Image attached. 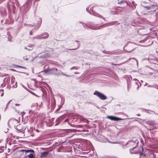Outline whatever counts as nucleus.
I'll return each instance as SVG.
<instances>
[{
    "instance_id": "nucleus-1",
    "label": "nucleus",
    "mask_w": 158,
    "mask_h": 158,
    "mask_svg": "<svg viewBox=\"0 0 158 158\" xmlns=\"http://www.w3.org/2000/svg\"><path fill=\"white\" fill-rule=\"evenodd\" d=\"M94 94L99 97L100 99L102 100H105L107 98V97L104 94L97 91H95L94 93Z\"/></svg>"
},
{
    "instance_id": "nucleus-2",
    "label": "nucleus",
    "mask_w": 158,
    "mask_h": 158,
    "mask_svg": "<svg viewBox=\"0 0 158 158\" xmlns=\"http://www.w3.org/2000/svg\"><path fill=\"white\" fill-rule=\"evenodd\" d=\"M107 118H109V119H111V120H114V121L121 120L123 119L122 118H118L117 117H115L114 116H107Z\"/></svg>"
},
{
    "instance_id": "nucleus-3",
    "label": "nucleus",
    "mask_w": 158,
    "mask_h": 158,
    "mask_svg": "<svg viewBox=\"0 0 158 158\" xmlns=\"http://www.w3.org/2000/svg\"><path fill=\"white\" fill-rule=\"evenodd\" d=\"M22 126L20 125H18L16 127V129L19 131H22L23 130L24 128H22Z\"/></svg>"
},
{
    "instance_id": "nucleus-4",
    "label": "nucleus",
    "mask_w": 158,
    "mask_h": 158,
    "mask_svg": "<svg viewBox=\"0 0 158 158\" xmlns=\"http://www.w3.org/2000/svg\"><path fill=\"white\" fill-rule=\"evenodd\" d=\"M48 152H45L42 153L41 155V156L42 157H44L48 155Z\"/></svg>"
},
{
    "instance_id": "nucleus-5",
    "label": "nucleus",
    "mask_w": 158,
    "mask_h": 158,
    "mask_svg": "<svg viewBox=\"0 0 158 158\" xmlns=\"http://www.w3.org/2000/svg\"><path fill=\"white\" fill-rule=\"evenodd\" d=\"M44 35H45V36H44L41 37V38L46 39V38H47L48 37L49 35L48 33H46L44 34Z\"/></svg>"
},
{
    "instance_id": "nucleus-6",
    "label": "nucleus",
    "mask_w": 158,
    "mask_h": 158,
    "mask_svg": "<svg viewBox=\"0 0 158 158\" xmlns=\"http://www.w3.org/2000/svg\"><path fill=\"white\" fill-rule=\"evenodd\" d=\"M118 4H123V3H125L126 4V6H127V3H126V2L125 1H123V0H122L119 2H118Z\"/></svg>"
},
{
    "instance_id": "nucleus-7",
    "label": "nucleus",
    "mask_w": 158,
    "mask_h": 158,
    "mask_svg": "<svg viewBox=\"0 0 158 158\" xmlns=\"http://www.w3.org/2000/svg\"><path fill=\"white\" fill-rule=\"evenodd\" d=\"M28 157L29 158H33V155L32 154H30L29 155H28Z\"/></svg>"
},
{
    "instance_id": "nucleus-8",
    "label": "nucleus",
    "mask_w": 158,
    "mask_h": 158,
    "mask_svg": "<svg viewBox=\"0 0 158 158\" xmlns=\"http://www.w3.org/2000/svg\"><path fill=\"white\" fill-rule=\"evenodd\" d=\"M23 151L25 152H28L31 151V150H23Z\"/></svg>"
},
{
    "instance_id": "nucleus-9",
    "label": "nucleus",
    "mask_w": 158,
    "mask_h": 158,
    "mask_svg": "<svg viewBox=\"0 0 158 158\" xmlns=\"http://www.w3.org/2000/svg\"><path fill=\"white\" fill-rule=\"evenodd\" d=\"M61 74H62L66 76H67L68 77H70V75H66V74H64V73H62L61 72Z\"/></svg>"
},
{
    "instance_id": "nucleus-10",
    "label": "nucleus",
    "mask_w": 158,
    "mask_h": 158,
    "mask_svg": "<svg viewBox=\"0 0 158 158\" xmlns=\"http://www.w3.org/2000/svg\"><path fill=\"white\" fill-rule=\"evenodd\" d=\"M132 3L135 7V6L136 4H135L134 2L132 1Z\"/></svg>"
},
{
    "instance_id": "nucleus-11",
    "label": "nucleus",
    "mask_w": 158,
    "mask_h": 158,
    "mask_svg": "<svg viewBox=\"0 0 158 158\" xmlns=\"http://www.w3.org/2000/svg\"><path fill=\"white\" fill-rule=\"evenodd\" d=\"M18 67L20 68H23L24 69H26V68L25 67H23V66H18Z\"/></svg>"
},
{
    "instance_id": "nucleus-12",
    "label": "nucleus",
    "mask_w": 158,
    "mask_h": 158,
    "mask_svg": "<svg viewBox=\"0 0 158 158\" xmlns=\"http://www.w3.org/2000/svg\"><path fill=\"white\" fill-rule=\"evenodd\" d=\"M99 27H96L94 28H93V29H99Z\"/></svg>"
},
{
    "instance_id": "nucleus-13",
    "label": "nucleus",
    "mask_w": 158,
    "mask_h": 158,
    "mask_svg": "<svg viewBox=\"0 0 158 158\" xmlns=\"http://www.w3.org/2000/svg\"><path fill=\"white\" fill-rule=\"evenodd\" d=\"M111 143H117L116 142H112Z\"/></svg>"
},
{
    "instance_id": "nucleus-14",
    "label": "nucleus",
    "mask_w": 158,
    "mask_h": 158,
    "mask_svg": "<svg viewBox=\"0 0 158 158\" xmlns=\"http://www.w3.org/2000/svg\"><path fill=\"white\" fill-rule=\"evenodd\" d=\"M19 104H15V106H19Z\"/></svg>"
},
{
    "instance_id": "nucleus-15",
    "label": "nucleus",
    "mask_w": 158,
    "mask_h": 158,
    "mask_svg": "<svg viewBox=\"0 0 158 158\" xmlns=\"http://www.w3.org/2000/svg\"><path fill=\"white\" fill-rule=\"evenodd\" d=\"M146 8H148V9H149L150 8V7L149 6H146V7H145Z\"/></svg>"
},
{
    "instance_id": "nucleus-16",
    "label": "nucleus",
    "mask_w": 158,
    "mask_h": 158,
    "mask_svg": "<svg viewBox=\"0 0 158 158\" xmlns=\"http://www.w3.org/2000/svg\"><path fill=\"white\" fill-rule=\"evenodd\" d=\"M30 34L31 35H32V32H30Z\"/></svg>"
},
{
    "instance_id": "nucleus-17",
    "label": "nucleus",
    "mask_w": 158,
    "mask_h": 158,
    "mask_svg": "<svg viewBox=\"0 0 158 158\" xmlns=\"http://www.w3.org/2000/svg\"><path fill=\"white\" fill-rule=\"evenodd\" d=\"M3 93H2V94L1 96H3Z\"/></svg>"
},
{
    "instance_id": "nucleus-18",
    "label": "nucleus",
    "mask_w": 158,
    "mask_h": 158,
    "mask_svg": "<svg viewBox=\"0 0 158 158\" xmlns=\"http://www.w3.org/2000/svg\"><path fill=\"white\" fill-rule=\"evenodd\" d=\"M46 71H47L46 70H45L44 71V72H46Z\"/></svg>"
},
{
    "instance_id": "nucleus-19",
    "label": "nucleus",
    "mask_w": 158,
    "mask_h": 158,
    "mask_svg": "<svg viewBox=\"0 0 158 158\" xmlns=\"http://www.w3.org/2000/svg\"><path fill=\"white\" fill-rule=\"evenodd\" d=\"M38 38L37 37H35L34 38Z\"/></svg>"
},
{
    "instance_id": "nucleus-20",
    "label": "nucleus",
    "mask_w": 158,
    "mask_h": 158,
    "mask_svg": "<svg viewBox=\"0 0 158 158\" xmlns=\"http://www.w3.org/2000/svg\"><path fill=\"white\" fill-rule=\"evenodd\" d=\"M57 69H56V71H57Z\"/></svg>"
}]
</instances>
